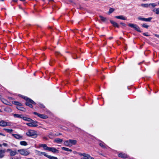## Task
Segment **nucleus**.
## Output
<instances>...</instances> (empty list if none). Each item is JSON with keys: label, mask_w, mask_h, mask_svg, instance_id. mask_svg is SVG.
I'll return each mask as SVG.
<instances>
[{"label": "nucleus", "mask_w": 159, "mask_h": 159, "mask_svg": "<svg viewBox=\"0 0 159 159\" xmlns=\"http://www.w3.org/2000/svg\"><path fill=\"white\" fill-rule=\"evenodd\" d=\"M120 24L123 26H125L126 25L124 23H120Z\"/></svg>", "instance_id": "obj_43"}, {"label": "nucleus", "mask_w": 159, "mask_h": 159, "mask_svg": "<svg viewBox=\"0 0 159 159\" xmlns=\"http://www.w3.org/2000/svg\"><path fill=\"white\" fill-rule=\"evenodd\" d=\"M12 150L11 149H7V151H9L11 153V152L12 151Z\"/></svg>", "instance_id": "obj_45"}, {"label": "nucleus", "mask_w": 159, "mask_h": 159, "mask_svg": "<svg viewBox=\"0 0 159 159\" xmlns=\"http://www.w3.org/2000/svg\"><path fill=\"white\" fill-rule=\"evenodd\" d=\"M26 134L28 136L32 137L34 138H36L37 136L36 131L31 129L28 130L26 133Z\"/></svg>", "instance_id": "obj_1"}, {"label": "nucleus", "mask_w": 159, "mask_h": 159, "mask_svg": "<svg viewBox=\"0 0 159 159\" xmlns=\"http://www.w3.org/2000/svg\"><path fill=\"white\" fill-rule=\"evenodd\" d=\"M35 152L36 154L38 155L39 156H42V155H43L47 157L48 155L47 153L45 152H41L37 150H35Z\"/></svg>", "instance_id": "obj_9"}, {"label": "nucleus", "mask_w": 159, "mask_h": 159, "mask_svg": "<svg viewBox=\"0 0 159 159\" xmlns=\"http://www.w3.org/2000/svg\"><path fill=\"white\" fill-rule=\"evenodd\" d=\"M112 37H110V38H109V39H112Z\"/></svg>", "instance_id": "obj_49"}, {"label": "nucleus", "mask_w": 159, "mask_h": 159, "mask_svg": "<svg viewBox=\"0 0 159 159\" xmlns=\"http://www.w3.org/2000/svg\"><path fill=\"white\" fill-rule=\"evenodd\" d=\"M1 146H2V145L0 144V147H1Z\"/></svg>", "instance_id": "obj_55"}, {"label": "nucleus", "mask_w": 159, "mask_h": 159, "mask_svg": "<svg viewBox=\"0 0 159 159\" xmlns=\"http://www.w3.org/2000/svg\"><path fill=\"white\" fill-rule=\"evenodd\" d=\"M17 153V152L16 150L12 151L10 153V155L11 156H13L15 155Z\"/></svg>", "instance_id": "obj_23"}, {"label": "nucleus", "mask_w": 159, "mask_h": 159, "mask_svg": "<svg viewBox=\"0 0 159 159\" xmlns=\"http://www.w3.org/2000/svg\"><path fill=\"white\" fill-rule=\"evenodd\" d=\"M6 152V149H0V158H2L5 156V153Z\"/></svg>", "instance_id": "obj_10"}, {"label": "nucleus", "mask_w": 159, "mask_h": 159, "mask_svg": "<svg viewBox=\"0 0 159 159\" xmlns=\"http://www.w3.org/2000/svg\"><path fill=\"white\" fill-rule=\"evenodd\" d=\"M99 145L103 148H106L105 145L104 144V143L103 142H101L99 143Z\"/></svg>", "instance_id": "obj_33"}, {"label": "nucleus", "mask_w": 159, "mask_h": 159, "mask_svg": "<svg viewBox=\"0 0 159 159\" xmlns=\"http://www.w3.org/2000/svg\"><path fill=\"white\" fill-rule=\"evenodd\" d=\"M49 1H52L53 0H48Z\"/></svg>", "instance_id": "obj_50"}, {"label": "nucleus", "mask_w": 159, "mask_h": 159, "mask_svg": "<svg viewBox=\"0 0 159 159\" xmlns=\"http://www.w3.org/2000/svg\"><path fill=\"white\" fill-rule=\"evenodd\" d=\"M17 108L18 110L22 111H26L25 109L20 106H18L17 107Z\"/></svg>", "instance_id": "obj_31"}, {"label": "nucleus", "mask_w": 159, "mask_h": 159, "mask_svg": "<svg viewBox=\"0 0 159 159\" xmlns=\"http://www.w3.org/2000/svg\"><path fill=\"white\" fill-rule=\"evenodd\" d=\"M2 145L5 147H7V144L5 143H3Z\"/></svg>", "instance_id": "obj_41"}, {"label": "nucleus", "mask_w": 159, "mask_h": 159, "mask_svg": "<svg viewBox=\"0 0 159 159\" xmlns=\"http://www.w3.org/2000/svg\"><path fill=\"white\" fill-rule=\"evenodd\" d=\"M25 99L26 101V102L25 103L26 105L31 108L33 107V106L31 104H35V103L34 101L29 98H25Z\"/></svg>", "instance_id": "obj_4"}, {"label": "nucleus", "mask_w": 159, "mask_h": 159, "mask_svg": "<svg viewBox=\"0 0 159 159\" xmlns=\"http://www.w3.org/2000/svg\"><path fill=\"white\" fill-rule=\"evenodd\" d=\"M5 0H0V1H4Z\"/></svg>", "instance_id": "obj_51"}, {"label": "nucleus", "mask_w": 159, "mask_h": 159, "mask_svg": "<svg viewBox=\"0 0 159 159\" xmlns=\"http://www.w3.org/2000/svg\"><path fill=\"white\" fill-rule=\"evenodd\" d=\"M110 22L111 24H112L113 26L117 27V28L119 27V25L116 22L113 20H111Z\"/></svg>", "instance_id": "obj_19"}, {"label": "nucleus", "mask_w": 159, "mask_h": 159, "mask_svg": "<svg viewBox=\"0 0 159 159\" xmlns=\"http://www.w3.org/2000/svg\"><path fill=\"white\" fill-rule=\"evenodd\" d=\"M22 119H23L24 120L27 121H30L31 120V119L29 118L28 117L24 116H22Z\"/></svg>", "instance_id": "obj_21"}, {"label": "nucleus", "mask_w": 159, "mask_h": 159, "mask_svg": "<svg viewBox=\"0 0 159 159\" xmlns=\"http://www.w3.org/2000/svg\"><path fill=\"white\" fill-rule=\"evenodd\" d=\"M23 115H19L16 114H14V116L15 117L20 118H22Z\"/></svg>", "instance_id": "obj_29"}, {"label": "nucleus", "mask_w": 159, "mask_h": 159, "mask_svg": "<svg viewBox=\"0 0 159 159\" xmlns=\"http://www.w3.org/2000/svg\"><path fill=\"white\" fill-rule=\"evenodd\" d=\"M149 6H151L153 7H155L157 5L155 3H150L149 4Z\"/></svg>", "instance_id": "obj_36"}, {"label": "nucleus", "mask_w": 159, "mask_h": 159, "mask_svg": "<svg viewBox=\"0 0 159 159\" xmlns=\"http://www.w3.org/2000/svg\"><path fill=\"white\" fill-rule=\"evenodd\" d=\"M118 156L119 157L122 158H126L127 157V156L126 154L122 153H120L119 154Z\"/></svg>", "instance_id": "obj_18"}, {"label": "nucleus", "mask_w": 159, "mask_h": 159, "mask_svg": "<svg viewBox=\"0 0 159 159\" xmlns=\"http://www.w3.org/2000/svg\"><path fill=\"white\" fill-rule=\"evenodd\" d=\"M39 147H42L43 148L46 150H48L49 147L47 146L46 144H39Z\"/></svg>", "instance_id": "obj_14"}, {"label": "nucleus", "mask_w": 159, "mask_h": 159, "mask_svg": "<svg viewBox=\"0 0 159 159\" xmlns=\"http://www.w3.org/2000/svg\"><path fill=\"white\" fill-rule=\"evenodd\" d=\"M78 154L80 156L83 157H81L80 159H94V158L91 157L88 154L79 153Z\"/></svg>", "instance_id": "obj_2"}, {"label": "nucleus", "mask_w": 159, "mask_h": 159, "mask_svg": "<svg viewBox=\"0 0 159 159\" xmlns=\"http://www.w3.org/2000/svg\"><path fill=\"white\" fill-rule=\"evenodd\" d=\"M73 153L74 154H78V153H79V152H77L76 151H73Z\"/></svg>", "instance_id": "obj_46"}, {"label": "nucleus", "mask_w": 159, "mask_h": 159, "mask_svg": "<svg viewBox=\"0 0 159 159\" xmlns=\"http://www.w3.org/2000/svg\"><path fill=\"white\" fill-rule=\"evenodd\" d=\"M1 97V96L0 95V98Z\"/></svg>", "instance_id": "obj_56"}, {"label": "nucleus", "mask_w": 159, "mask_h": 159, "mask_svg": "<svg viewBox=\"0 0 159 159\" xmlns=\"http://www.w3.org/2000/svg\"><path fill=\"white\" fill-rule=\"evenodd\" d=\"M4 130H5L6 132H7V133H11L13 130L12 129H3Z\"/></svg>", "instance_id": "obj_30"}, {"label": "nucleus", "mask_w": 159, "mask_h": 159, "mask_svg": "<svg viewBox=\"0 0 159 159\" xmlns=\"http://www.w3.org/2000/svg\"><path fill=\"white\" fill-rule=\"evenodd\" d=\"M56 54V55L60 54V53L59 52H57Z\"/></svg>", "instance_id": "obj_47"}, {"label": "nucleus", "mask_w": 159, "mask_h": 159, "mask_svg": "<svg viewBox=\"0 0 159 159\" xmlns=\"http://www.w3.org/2000/svg\"><path fill=\"white\" fill-rule=\"evenodd\" d=\"M48 151H51L53 153L58 152V150L54 148L49 147Z\"/></svg>", "instance_id": "obj_12"}, {"label": "nucleus", "mask_w": 159, "mask_h": 159, "mask_svg": "<svg viewBox=\"0 0 159 159\" xmlns=\"http://www.w3.org/2000/svg\"><path fill=\"white\" fill-rule=\"evenodd\" d=\"M122 39V38L121 37L120 38V39Z\"/></svg>", "instance_id": "obj_57"}, {"label": "nucleus", "mask_w": 159, "mask_h": 159, "mask_svg": "<svg viewBox=\"0 0 159 159\" xmlns=\"http://www.w3.org/2000/svg\"><path fill=\"white\" fill-rule=\"evenodd\" d=\"M142 26L143 27H144V28H148V26L146 25L145 24H143L142 25Z\"/></svg>", "instance_id": "obj_38"}, {"label": "nucleus", "mask_w": 159, "mask_h": 159, "mask_svg": "<svg viewBox=\"0 0 159 159\" xmlns=\"http://www.w3.org/2000/svg\"><path fill=\"white\" fill-rule=\"evenodd\" d=\"M141 6L143 7L148 8L149 7V4L145 3V4H142L141 5Z\"/></svg>", "instance_id": "obj_27"}, {"label": "nucleus", "mask_w": 159, "mask_h": 159, "mask_svg": "<svg viewBox=\"0 0 159 159\" xmlns=\"http://www.w3.org/2000/svg\"><path fill=\"white\" fill-rule=\"evenodd\" d=\"M143 34L144 35L146 36H149L148 35V33H143Z\"/></svg>", "instance_id": "obj_40"}, {"label": "nucleus", "mask_w": 159, "mask_h": 159, "mask_svg": "<svg viewBox=\"0 0 159 159\" xmlns=\"http://www.w3.org/2000/svg\"><path fill=\"white\" fill-rule=\"evenodd\" d=\"M27 159H33L31 158H27Z\"/></svg>", "instance_id": "obj_52"}, {"label": "nucleus", "mask_w": 159, "mask_h": 159, "mask_svg": "<svg viewBox=\"0 0 159 159\" xmlns=\"http://www.w3.org/2000/svg\"><path fill=\"white\" fill-rule=\"evenodd\" d=\"M0 135H2V136H5V135L4 134H2V133H0Z\"/></svg>", "instance_id": "obj_48"}, {"label": "nucleus", "mask_w": 159, "mask_h": 159, "mask_svg": "<svg viewBox=\"0 0 159 159\" xmlns=\"http://www.w3.org/2000/svg\"><path fill=\"white\" fill-rule=\"evenodd\" d=\"M54 141L57 143H61L62 142L63 140L61 139L57 138V139H56L54 140Z\"/></svg>", "instance_id": "obj_25"}, {"label": "nucleus", "mask_w": 159, "mask_h": 159, "mask_svg": "<svg viewBox=\"0 0 159 159\" xmlns=\"http://www.w3.org/2000/svg\"><path fill=\"white\" fill-rule=\"evenodd\" d=\"M64 145L66 146L71 147V144L70 143V140H67L65 141L64 142Z\"/></svg>", "instance_id": "obj_17"}, {"label": "nucleus", "mask_w": 159, "mask_h": 159, "mask_svg": "<svg viewBox=\"0 0 159 159\" xmlns=\"http://www.w3.org/2000/svg\"><path fill=\"white\" fill-rule=\"evenodd\" d=\"M5 104H7V102L5 100H4V101H2Z\"/></svg>", "instance_id": "obj_42"}, {"label": "nucleus", "mask_w": 159, "mask_h": 159, "mask_svg": "<svg viewBox=\"0 0 159 159\" xmlns=\"http://www.w3.org/2000/svg\"><path fill=\"white\" fill-rule=\"evenodd\" d=\"M138 18L139 20L145 21H150L152 19V18L151 17L148 18H142L140 17H138Z\"/></svg>", "instance_id": "obj_11"}, {"label": "nucleus", "mask_w": 159, "mask_h": 159, "mask_svg": "<svg viewBox=\"0 0 159 159\" xmlns=\"http://www.w3.org/2000/svg\"><path fill=\"white\" fill-rule=\"evenodd\" d=\"M12 123L11 122H8L4 120H2L0 121V126L2 127H5L6 126H10L11 125Z\"/></svg>", "instance_id": "obj_5"}, {"label": "nucleus", "mask_w": 159, "mask_h": 159, "mask_svg": "<svg viewBox=\"0 0 159 159\" xmlns=\"http://www.w3.org/2000/svg\"><path fill=\"white\" fill-rule=\"evenodd\" d=\"M154 35L156 37L159 38V35L157 34H154Z\"/></svg>", "instance_id": "obj_44"}, {"label": "nucleus", "mask_w": 159, "mask_h": 159, "mask_svg": "<svg viewBox=\"0 0 159 159\" xmlns=\"http://www.w3.org/2000/svg\"><path fill=\"white\" fill-rule=\"evenodd\" d=\"M61 149L62 150L66 151H69L70 152H71L72 151V150L71 149H69V148H67L62 147L61 148Z\"/></svg>", "instance_id": "obj_26"}, {"label": "nucleus", "mask_w": 159, "mask_h": 159, "mask_svg": "<svg viewBox=\"0 0 159 159\" xmlns=\"http://www.w3.org/2000/svg\"><path fill=\"white\" fill-rule=\"evenodd\" d=\"M158 4L159 5V1L158 2Z\"/></svg>", "instance_id": "obj_53"}, {"label": "nucleus", "mask_w": 159, "mask_h": 159, "mask_svg": "<svg viewBox=\"0 0 159 159\" xmlns=\"http://www.w3.org/2000/svg\"><path fill=\"white\" fill-rule=\"evenodd\" d=\"M153 11L155 12L156 14L159 15V8L154 9L153 10Z\"/></svg>", "instance_id": "obj_24"}, {"label": "nucleus", "mask_w": 159, "mask_h": 159, "mask_svg": "<svg viewBox=\"0 0 159 159\" xmlns=\"http://www.w3.org/2000/svg\"><path fill=\"white\" fill-rule=\"evenodd\" d=\"M2 112L1 110L0 109V112Z\"/></svg>", "instance_id": "obj_54"}, {"label": "nucleus", "mask_w": 159, "mask_h": 159, "mask_svg": "<svg viewBox=\"0 0 159 159\" xmlns=\"http://www.w3.org/2000/svg\"><path fill=\"white\" fill-rule=\"evenodd\" d=\"M5 111L8 113H10L12 111V109L9 107L6 108L5 109Z\"/></svg>", "instance_id": "obj_22"}, {"label": "nucleus", "mask_w": 159, "mask_h": 159, "mask_svg": "<svg viewBox=\"0 0 159 159\" xmlns=\"http://www.w3.org/2000/svg\"><path fill=\"white\" fill-rule=\"evenodd\" d=\"M12 135L15 138L18 139H22V136L18 134H12Z\"/></svg>", "instance_id": "obj_13"}, {"label": "nucleus", "mask_w": 159, "mask_h": 159, "mask_svg": "<svg viewBox=\"0 0 159 159\" xmlns=\"http://www.w3.org/2000/svg\"><path fill=\"white\" fill-rule=\"evenodd\" d=\"M14 104H15L16 105H17V106H20L21 105V103L18 102H16V101H15L14 102Z\"/></svg>", "instance_id": "obj_35"}, {"label": "nucleus", "mask_w": 159, "mask_h": 159, "mask_svg": "<svg viewBox=\"0 0 159 159\" xmlns=\"http://www.w3.org/2000/svg\"><path fill=\"white\" fill-rule=\"evenodd\" d=\"M58 135L56 134H53L52 133H50L48 135V137L50 139H52L54 137L57 136Z\"/></svg>", "instance_id": "obj_16"}, {"label": "nucleus", "mask_w": 159, "mask_h": 159, "mask_svg": "<svg viewBox=\"0 0 159 159\" xmlns=\"http://www.w3.org/2000/svg\"><path fill=\"white\" fill-rule=\"evenodd\" d=\"M116 18L120 19L123 20H127V18L123 16H116L115 17Z\"/></svg>", "instance_id": "obj_15"}, {"label": "nucleus", "mask_w": 159, "mask_h": 159, "mask_svg": "<svg viewBox=\"0 0 159 159\" xmlns=\"http://www.w3.org/2000/svg\"><path fill=\"white\" fill-rule=\"evenodd\" d=\"M128 26L131 27L135 29V30L139 32H141V31L140 30V28L137 25L129 23L128 25Z\"/></svg>", "instance_id": "obj_7"}, {"label": "nucleus", "mask_w": 159, "mask_h": 159, "mask_svg": "<svg viewBox=\"0 0 159 159\" xmlns=\"http://www.w3.org/2000/svg\"><path fill=\"white\" fill-rule=\"evenodd\" d=\"M18 152L21 155L25 156H27L30 153V151L25 149H19L18 150Z\"/></svg>", "instance_id": "obj_3"}, {"label": "nucleus", "mask_w": 159, "mask_h": 159, "mask_svg": "<svg viewBox=\"0 0 159 159\" xmlns=\"http://www.w3.org/2000/svg\"><path fill=\"white\" fill-rule=\"evenodd\" d=\"M99 17L101 20L103 21H105L107 20L106 18H105L101 16H100Z\"/></svg>", "instance_id": "obj_34"}, {"label": "nucleus", "mask_w": 159, "mask_h": 159, "mask_svg": "<svg viewBox=\"0 0 159 159\" xmlns=\"http://www.w3.org/2000/svg\"><path fill=\"white\" fill-rule=\"evenodd\" d=\"M30 123H26V125L31 127H36L38 126L37 122L31 119Z\"/></svg>", "instance_id": "obj_6"}, {"label": "nucleus", "mask_w": 159, "mask_h": 159, "mask_svg": "<svg viewBox=\"0 0 159 159\" xmlns=\"http://www.w3.org/2000/svg\"><path fill=\"white\" fill-rule=\"evenodd\" d=\"M34 115H37L40 118H42L43 119H46V118H48V116L46 115H43V114H39L36 112H34Z\"/></svg>", "instance_id": "obj_8"}, {"label": "nucleus", "mask_w": 159, "mask_h": 159, "mask_svg": "<svg viewBox=\"0 0 159 159\" xmlns=\"http://www.w3.org/2000/svg\"><path fill=\"white\" fill-rule=\"evenodd\" d=\"M70 143L71 144V146L73 145H75L77 143V141L75 140H72L70 139Z\"/></svg>", "instance_id": "obj_20"}, {"label": "nucleus", "mask_w": 159, "mask_h": 159, "mask_svg": "<svg viewBox=\"0 0 159 159\" xmlns=\"http://www.w3.org/2000/svg\"><path fill=\"white\" fill-rule=\"evenodd\" d=\"M114 10V9L113 8H111L110 9L109 11H108V13L109 14H110L111 13H112Z\"/></svg>", "instance_id": "obj_37"}, {"label": "nucleus", "mask_w": 159, "mask_h": 159, "mask_svg": "<svg viewBox=\"0 0 159 159\" xmlns=\"http://www.w3.org/2000/svg\"><path fill=\"white\" fill-rule=\"evenodd\" d=\"M50 159H58L57 157L53 156H52L50 155H47V157Z\"/></svg>", "instance_id": "obj_32"}, {"label": "nucleus", "mask_w": 159, "mask_h": 159, "mask_svg": "<svg viewBox=\"0 0 159 159\" xmlns=\"http://www.w3.org/2000/svg\"><path fill=\"white\" fill-rule=\"evenodd\" d=\"M20 144L22 146H26L27 145V143L25 141H21L20 142Z\"/></svg>", "instance_id": "obj_28"}, {"label": "nucleus", "mask_w": 159, "mask_h": 159, "mask_svg": "<svg viewBox=\"0 0 159 159\" xmlns=\"http://www.w3.org/2000/svg\"><path fill=\"white\" fill-rule=\"evenodd\" d=\"M39 106L41 108H42L44 107V105L42 104H40L39 105Z\"/></svg>", "instance_id": "obj_39"}]
</instances>
